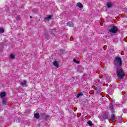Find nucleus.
Returning a JSON list of instances; mask_svg holds the SVG:
<instances>
[{"label":"nucleus","instance_id":"1","mask_svg":"<svg viewBox=\"0 0 127 127\" xmlns=\"http://www.w3.org/2000/svg\"><path fill=\"white\" fill-rule=\"evenodd\" d=\"M117 76L119 79H123V77L126 75L125 72H124V70L122 68H118L117 69Z\"/></svg>","mask_w":127,"mask_h":127},{"label":"nucleus","instance_id":"2","mask_svg":"<svg viewBox=\"0 0 127 127\" xmlns=\"http://www.w3.org/2000/svg\"><path fill=\"white\" fill-rule=\"evenodd\" d=\"M123 62L122 61V59L121 58L117 57L115 59L114 64L115 66H122Z\"/></svg>","mask_w":127,"mask_h":127},{"label":"nucleus","instance_id":"3","mask_svg":"<svg viewBox=\"0 0 127 127\" xmlns=\"http://www.w3.org/2000/svg\"><path fill=\"white\" fill-rule=\"evenodd\" d=\"M110 31L112 32V33H116V32H118V28L114 26L110 29Z\"/></svg>","mask_w":127,"mask_h":127},{"label":"nucleus","instance_id":"4","mask_svg":"<svg viewBox=\"0 0 127 127\" xmlns=\"http://www.w3.org/2000/svg\"><path fill=\"white\" fill-rule=\"evenodd\" d=\"M53 65L57 68H59V62L57 61H55L53 62Z\"/></svg>","mask_w":127,"mask_h":127},{"label":"nucleus","instance_id":"5","mask_svg":"<svg viewBox=\"0 0 127 127\" xmlns=\"http://www.w3.org/2000/svg\"><path fill=\"white\" fill-rule=\"evenodd\" d=\"M67 26H69V27H73L74 26V24L72 22H68L67 23Z\"/></svg>","mask_w":127,"mask_h":127},{"label":"nucleus","instance_id":"6","mask_svg":"<svg viewBox=\"0 0 127 127\" xmlns=\"http://www.w3.org/2000/svg\"><path fill=\"white\" fill-rule=\"evenodd\" d=\"M76 5L78 7H79L80 8H83V4H82L81 2L77 3Z\"/></svg>","mask_w":127,"mask_h":127},{"label":"nucleus","instance_id":"7","mask_svg":"<svg viewBox=\"0 0 127 127\" xmlns=\"http://www.w3.org/2000/svg\"><path fill=\"white\" fill-rule=\"evenodd\" d=\"M52 18V15H49L45 18L46 20H50Z\"/></svg>","mask_w":127,"mask_h":127},{"label":"nucleus","instance_id":"8","mask_svg":"<svg viewBox=\"0 0 127 127\" xmlns=\"http://www.w3.org/2000/svg\"><path fill=\"white\" fill-rule=\"evenodd\" d=\"M110 109L112 113H115V110L113 108V105L112 104H110Z\"/></svg>","mask_w":127,"mask_h":127},{"label":"nucleus","instance_id":"9","mask_svg":"<svg viewBox=\"0 0 127 127\" xmlns=\"http://www.w3.org/2000/svg\"><path fill=\"white\" fill-rule=\"evenodd\" d=\"M107 7H108V8H110V7H112V6H113V4L112 3H108L107 4Z\"/></svg>","mask_w":127,"mask_h":127},{"label":"nucleus","instance_id":"10","mask_svg":"<svg viewBox=\"0 0 127 127\" xmlns=\"http://www.w3.org/2000/svg\"><path fill=\"white\" fill-rule=\"evenodd\" d=\"M22 86H25L26 85V80H24L21 83Z\"/></svg>","mask_w":127,"mask_h":127},{"label":"nucleus","instance_id":"11","mask_svg":"<svg viewBox=\"0 0 127 127\" xmlns=\"http://www.w3.org/2000/svg\"><path fill=\"white\" fill-rule=\"evenodd\" d=\"M34 117L36 119H39V113H35L34 114Z\"/></svg>","mask_w":127,"mask_h":127},{"label":"nucleus","instance_id":"12","mask_svg":"<svg viewBox=\"0 0 127 127\" xmlns=\"http://www.w3.org/2000/svg\"><path fill=\"white\" fill-rule=\"evenodd\" d=\"M4 96H5V92H2L0 94V97L1 98H3V97H4Z\"/></svg>","mask_w":127,"mask_h":127},{"label":"nucleus","instance_id":"13","mask_svg":"<svg viewBox=\"0 0 127 127\" xmlns=\"http://www.w3.org/2000/svg\"><path fill=\"white\" fill-rule=\"evenodd\" d=\"M4 33V29L3 28H0V33Z\"/></svg>","mask_w":127,"mask_h":127},{"label":"nucleus","instance_id":"14","mask_svg":"<svg viewBox=\"0 0 127 127\" xmlns=\"http://www.w3.org/2000/svg\"><path fill=\"white\" fill-rule=\"evenodd\" d=\"M88 125H89V126H90V127H92V126H93V123H92V122L91 121H88L87 122Z\"/></svg>","mask_w":127,"mask_h":127},{"label":"nucleus","instance_id":"15","mask_svg":"<svg viewBox=\"0 0 127 127\" xmlns=\"http://www.w3.org/2000/svg\"><path fill=\"white\" fill-rule=\"evenodd\" d=\"M81 96H83V94L82 93H79L76 96L77 98H79V97H81Z\"/></svg>","mask_w":127,"mask_h":127},{"label":"nucleus","instance_id":"16","mask_svg":"<svg viewBox=\"0 0 127 127\" xmlns=\"http://www.w3.org/2000/svg\"><path fill=\"white\" fill-rule=\"evenodd\" d=\"M111 119L113 121H115V120H116V116L114 115H112Z\"/></svg>","mask_w":127,"mask_h":127},{"label":"nucleus","instance_id":"17","mask_svg":"<svg viewBox=\"0 0 127 127\" xmlns=\"http://www.w3.org/2000/svg\"><path fill=\"white\" fill-rule=\"evenodd\" d=\"M10 57L11 59H14L15 58V57L13 55V54H11L10 55Z\"/></svg>","mask_w":127,"mask_h":127},{"label":"nucleus","instance_id":"18","mask_svg":"<svg viewBox=\"0 0 127 127\" xmlns=\"http://www.w3.org/2000/svg\"><path fill=\"white\" fill-rule=\"evenodd\" d=\"M73 62H74L75 63H76L77 64H79V62L77 61V60H76V59H73Z\"/></svg>","mask_w":127,"mask_h":127},{"label":"nucleus","instance_id":"19","mask_svg":"<svg viewBox=\"0 0 127 127\" xmlns=\"http://www.w3.org/2000/svg\"><path fill=\"white\" fill-rule=\"evenodd\" d=\"M44 117L45 119H49V118H50V116H49V115H45Z\"/></svg>","mask_w":127,"mask_h":127},{"label":"nucleus","instance_id":"20","mask_svg":"<svg viewBox=\"0 0 127 127\" xmlns=\"http://www.w3.org/2000/svg\"><path fill=\"white\" fill-rule=\"evenodd\" d=\"M16 19V20H20V16H18Z\"/></svg>","mask_w":127,"mask_h":127},{"label":"nucleus","instance_id":"21","mask_svg":"<svg viewBox=\"0 0 127 127\" xmlns=\"http://www.w3.org/2000/svg\"><path fill=\"white\" fill-rule=\"evenodd\" d=\"M3 104H5V100H3Z\"/></svg>","mask_w":127,"mask_h":127},{"label":"nucleus","instance_id":"22","mask_svg":"<svg viewBox=\"0 0 127 127\" xmlns=\"http://www.w3.org/2000/svg\"><path fill=\"white\" fill-rule=\"evenodd\" d=\"M107 82H108V83H110L111 81H108V80H107Z\"/></svg>","mask_w":127,"mask_h":127},{"label":"nucleus","instance_id":"23","mask_svg":"<svg viewBox=\"0 0 127 127\" xmlns=\"http://www.w3.org/2000/svg\"><path fill=\"white\" fill-rule=\"evenodd\" d=\"M32 18V17L31 16H30V18Z\"/></svg>","mask_w":127,"mask_h":127}]
</instances>
